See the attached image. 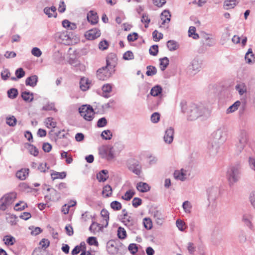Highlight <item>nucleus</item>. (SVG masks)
I'll return each mask as SVG.
<instances>
[{"label": "nucleus", "instance_id": "nucleus-32", "mask_svg": "<svg viewBox=\"0 0 255 255\" xmlns=\"http://www.w3.org/2000/svg\"><path fill=\"white\" fill-rule=\"evenodd\" d=\"M160 67L161 71H163L167 68L169 65V59L167 57L160 58Z\"/></svg>", "mask_w": 255, "mask_h": 255}, {"label": "nucleus", "instance_id": "nucleus-17", "mask_svg": "<svg viewBox=\"0 0 255 255\" xmlns=\"http://www.w3.org/2000/svg\"><path fill=\"white\" fill-rule=\"evenodd\" d=\"M239 1L240 0H225L224 2L223 7L226 10L233 8Z\"/></svg>", "mask_w": 255, "mask_h": 255}, {"label": "nucleus", "instance_id": "nucleus-54", "mask_svg": "<svg viewBox=\"0 0 255 255\" xmlns=\"http://www.w3.org/2000/svg\"><path fill=\"white\" fill-rule=\"evenodd\" d=\"M27 207V204L23 202H20L17 203L14 209L16 211H21L25 209Z\"/></svg>", "mask_w": 255, "mask_h": 255}, {"label": "nucleus", "instance_id": "nucleus-19", "mask_svg": "<svg viewBox=\"0 0 255 255\" xmlns=\"http://www.w3.org/2000/svg\"><path fill=\"white\" fill-rule=\"evenodd\" d=\"M109 178L108 171L107 170H102L97 174V179L99 182H104Z\"/></svg>", "mask_w": 255, "mask_h": 255}, {"label": "nucleus", "instance_id": "nucleus-57", "mask_svg": "<svg viewBox=\"0 0 255 255\" xmlns=\"http://www.w3.org/2000/svg\"><path fill=\"white\" fill-rule=\"evenodd\" d=\"M17 79H20L25 75V72L22 68H18L15 72Z\"/></svg>", "mask_w": 255, "mask_h": 255}, {"label": "nucleus", "instance_id": "nucleus-28", "mask_svg": "<svg viewBox=\"0 0 255 255\" xmlns=\"http://www.w3.org/2000/svg\"><path fill=\"white\" fill-rule=\"evenodd\" d=\"M247 63L251 64L255 61V56L252 48H249L246 53L245 57Z\"/></svg>", "mask_w": 255, "mask_h": 255}, {"label": "nucleus", "instance_id": "nucleus-40", "mask_svg": "<svg viewBox=\"0 0 255 255\" xmlns=\"http://www.w3.org/2000/svg\"><path fill=\"white\" fill-rule=\"evenodd\" d=\"M51 177L53 180L55 179H64L66 176V173L65 172H55L51 174Z\"/></svg>", "mask_w": 255, "mask_h": 255}, {"label": "nucleus", "instance_id": "nucleus-21", "mask_svg": "<svg viewBox=\"0 0 255 255\" xmlns=\"http://www.w3.org/2000/svg\"><path fill=\"white\" fill-rule=\"evenodd\" d=\"M44 12L49 17H54L57 16L56 8L54 6H52L50 7H46L44 8Z\"/></svg>", "mask_w": 255, "mask_h": 255}, {"label": "nucleus", "instance_id": "nucleus-31", "mask_svg": "<svg viewBox=\"0 0 255 255\" xmlns=\"http://www.w3.org/2000/svg\"><path fill=\"white\" fill-rule=\"evenodd\" d=\"M102 194L105 197H109L112 194V189L110 185H106L103 189Z\"/></svg>", "mask_w": 255, "mask_h": 255}, {"label": "nucleus", "instance_id": "nucleus-13", "mask_svg": "<svg viewBox=\"0 0 255 255\" xmlns=\"http://www.w3.org/2000/svg\"><path fill=\"white\" fill-rule=\"evenodd\" d=\"M174 133V128L172 127H169L165 130L163 139L166 143L170 144L172 143L173 140Z\"/></svg>", "mask_w": 255, "mask_h": 255}, {"label": "nucleus", "instance_id": "nucleus-64", "mask_svg": "<svg viewBox=\"0 0 255 255\" xmlns=\"http://www.w3.org/2000/svg\"><path fill=\"white\" fill-rule=\"evenodd\" d=\"M69 63L73 67H78L80 65V61L76 58H70Z\"/></svg>", "mask_w": 255, "mask_h": 255}, {"label": "nucleus", "instance_id": "nucleus-47", "mask_svg": "<svg viewBox=\"0 0 255 255\" xmlns=\"http://www.w3.org/2000/svg\"><path fill=\"white\" fill-rule=\"evenodd\" d=\"M101 228V227L99 224L93 222L89 227V230L95 234L96 232L98 231Z\"/></svg>", "mask_w": 255, "mask_h": 255}, {"label": "nucleus", "instance_id": "nucleus-29", "mask_svg": "<svg viewBox=\"0 0 255 255\" xmlns=\"http://www.w3.org/2000/svg\"><path fill=\"white\" fill-rule=\"evenodd\" d=\"M167 46L169 51H172L177 50L179 48V45L176 41L170 40L167 42Z\"/></svg>", "mask_w": 255, "mask_h": 255}, {"label": "nucleus", "instance_id": "nucleus-24", "mask_svg": "<svg viewBox=\"0 0 255 255\" xmlns=\"http://www.w3.org/2000/svg\"><path fill=\"white\" fill-rule=\"evenodd\" d=\"M150 188V186L147 183L142 182H139L136 185L137 190L142 193L148 191Z\"/></svg>", "mask_w": 255, "mask_h": 255}, {"label": "nucleus", "instance_id": "nucleus-3", "mask_svg": "<svg viewBox=\"0 0 255 255\" xmlns=\"http://www.w3.org/2000/svg\"><path fill=\"white\" fill-rule=\"evenodd\" d=\"M180 105L182 112L186 113L188 119L190 121L197 119L203 114L204 108L202 106L194 103H191L187 106V102L185 100H182Z\"/></svg>", "mask_w": 255, "mask_h": 255}, {"label": "nucleus", "instance_id": "nucleus-34", "mask_svg": "<svg viewBox=\"0 0 255 255\" xmlns=\"http://www.w3.org/2000/svg\"><path fill=\"white\" fill-rule=\"evenodd\" d=\"M252 219V217L251 215L249 214H245L243 216L242 221L245 223V224L251 228L252 227V223L251 220Z\"/></svg>", "mask_w": 255, "mask_h": 255}, {"label": "nucleus", "instance_id": "nucleus-11", "mask_svg": "<svg viewBox=\"0 0 255 255\" xmlns=\"http://www.w3.org/2000/svg\"><path fill=\"white\" fill-rule=\"evenodd\" d=\"M201 68V64L197 59H193L188 66V72L191 74H195L200 71Z\"/></svg>", "mask_w": 255, "mask_h": 255}, {"label": "nucleus", "instance_id": "nucleus-37", "mask_svg": "<svg viewBox=\"0 0 255 255\" xmlns=\"http://www.w3.org/2000/svg\"><path fill=\"white\" fill-rule=\"evenodd\" d=\"M152 215L158 224L160 223L163 219V217L161 214V212L159 211L155 210L153 211Z\"/></svg>", "mask_w": 255, "mask_h": 255}, {"label": "nucleus", "instance_id": "nucleus-27", "mask_svg": "<svg viewBox=\"0 0 255 255\" xmlns=\"http://www.w3.org/2000/svg\"><path fill=\"white\" fill-rule=\"evenodd\" d=\"M21 97L25 102H31L33 100V93L24 91L21 93Z\"/></svg>", "mask_w": 255, "mask_h": 255}, {"label": "nucleus", "instance_id": "nucleus-10", "mask_svg": "<svg viewBox=\"0 0 255 255\" xmlns=\"http://www.w3.org/2000/svg\"><path fill=\"white\" fill-rule=\"evenodd\" d=\"M55 38L59 42L63 43L65 45H69L71 42V37L68 32L63 31L57 32L55 35Z\"/></svg>", "mask_w": 255, "mask_h": 255}, {"label": "nucleus", "instance_id": "nucleus-59", "mask_svg": "<svg viewBox=\"0 0 255 255\" xmlns=\"http://www.w3.org/2000/svg\"><path fill=\"white\" fill-rule=\"evenodd\" d=\"M107 124V121L104 117L100 118L97 122V127L99 128H103L105 127Z\"/></svg>", "mask_w": 255, "mask_h": 255}, {"label": "nucleus", "instance_id": "nucleus-43", "mask_svg": "<svg viewBox=\"0 0 255 255\" xmlns=\"http://www.w3.org/2000/svg\"><path fill=\"white\" fill-rule=\"evenodd\" d=\"M146 69L147 71L146 72V74L148 76H152L153 75H155L157 73V69L156 67L154 66L151 65L148 66L146 67Z\"/></svg>", "mask_w": 255, "mask_h": 255}, {"label": "nucleus", "instance_id": "nucleus-38", "mask_svg": "<svg viewBox=\"0 0 255 255\" xmlns=\"http://www.w3.org/2000/svg\"><path fill=\"white\" fill-rule=\"evenodd\" d=\"M7 96L11 99H14L17 96L18 90L15 88H11L7 92Z\"/></svg>", "mask_w": 255, "mask_h": 255}, {"label": "nucleus", "instance_id": "nucleus-33", "mask_svg": "<svg viewBox=\"0 0 255 255\" xmlns=\"http://www.w3.org/2000/svg\"><path fill=\"white\" fill-rule=\"evenodd\" d=\"M80 88L81 90L85 91L89 88L88 79L85 78L81 79L80 81Z\"/></svg>", "mask_w": 255, "mask_h": 255}, {"label": "nucleus", "instance_id": "nucleus-45", "mask_svg": "<svg viewBox=\"0 0 255 255\" xmlns=\"http://www.w3.org/2000/svg\"><path fill=\"white\" fill-rule=\"evenodd\" d=\"M101 136L104 139L110 140L112 138L113 135L111 130L107 129L104 130L102 132Z\"/></svg>", "mask_w": 255, "mask_h": 255}, {"label": "nucleus", "instance_id": "nucleus-53", "mask_svg": "<svg viewBox=\"0 0 255 255\" xmlns=\"http://www.w3.org/2000/svg\"><path fill=\"white\" fill-rule=\"evenodd\" d=\"M127 225L133 233H136V231L137 230V227L135 222L130 223V221L128 220V223L127 224Z\"/></svg>", "mask_w": 255, "mask_h": 255}, {"label": "nucleus", "instance_id": "nucleus-5", "mask_svg": "<svg viewBox=\"0 0 255 255\" xmlns=\"http://www.w3.org/2000/svg\"><path fill=\"white\" fill-rule=\"evenodd\" d=\"M115 149L111 145L102 146L99 148V153L101 157L108 160L113 159L115 157Z\"/></svg>", "mask_w": 255, "mask_h": 255}, {"label": "nucleus", "instance_id": "nucleus-26", "mask_svg": "<svg viewBox=\"0 0 255 255\" xmlns=\"http://www.w3.org/2000/svg\"><path fill=\"white\" fill-rule=\"evenodd\" d=\"M112 86L110 84H104L102 87L103 96L106 98L110 97L109 94L112 91Z\"/></svg>", "mask_w": 255, "mask_h": 255}, {"label": "nucleus", "instance_id": "nucleus-55", "mask_svg": "<svg viewBox=\"0 0 255 255\" xmlns=\"http://www.w3.org/2000/svg\"><path fill=\"white\" fill-rule=\"evenodd\" d=\"M150 55L156 56L158 52V46L157 45H153L151 46L149 50Z\"/></svg>", "mask_w": 255, "mask_h": 255}, {"label": "nucleus", "instance_id": "nucleus-39", "mask_svg": "<svg viewBox=\"0 0 255 255\" xmlns=\"http://www.w3.org/2000/svg\"><path fill=\"white\" fill-rule=\"evenodd\" d=\"M241 105V102L239 101H237L235 102L232 105L230 106L227 110V113H232L236 111Z\"/></svg>", "mask_w": 255, "mask_h": 255}, {"label": "nucleus", "instance_id": "nucleus-16", "mask_svg": "<svg viewBox=\"0 0 255 255\" xmlns=\"http://www.w3.org/2000/svg\"><path fill=\"white\" fill-rule=\"evenodd\" d=\"M38 81V76L35 75H31L25 80V84L26 86H30L34 87Z\"/></svg>", "mask_w": 255, "mask_h": 255}, {"label": "nucleus", "instance_id": "nucleus-50", "mask_svg": "<svg viewBox=\"0 0 255 255\" xmlns=\"http://www.w3.org/2000/svg\"><path fill=\"white\" fill-rule=\"evenodd\" d=\"M101 216L106 220L107 223L106 226H107L108 224V221L109 220V212L105 209H103L101 211Z\"/></svg>", "mask_w": 255, "mask_h": 255}, {"label": "nucleus", "instance_id": "nucleus-58", "mask_svg": "<svg viewBox=\"0 0 255 255\" xmlns=\"http://www.w3.org/2000/svg\"><path fill=\"white\" fill-rule=\"evenodd\" d=\"M123 58L127 60L133 59L134 58L133 54L131 51H128L124 53Z\"/></svg>", "mask_w": 255, "mask_h": 255}, {"label": "nucleus", "instance_id": "nucleus-49", "mask_svg": "<svg viewBox=\"0 0 255 255\" xmlns=\"http://www.w3.org/2000/svg\"><path fill=\"white\" fill-rule=\"evenodd\" d=\"M111 207L114 210L118 211L122 209V204L117 201H114L111 203Z\"/></svg>", "mask_w": 255, "mask_h": 255}, {"label": "nucleus", "instance_id": "nucleus-44", "mask_svg": "<svg viewBox=\"0 0 255 255\" xmlns=\"http://www.w3.org/2000/svg\"><path fill=\"white\" fill-rule=\"evenodd\" d=\"M134 194H135L134 191H133L131 190H128L125 193L124 195H123L122 197V198L125 200L129 201L132 198V197L133 196V195Z\"/></svg>", "mask_w": 255, "mask_h": 255}, {"label": "nucleus", "instance_id": "nucleus-7", "mask_svg": "<svg viewBox=\"0 0 255 255\" xmlns=\"http://www.w3.org/2000/svg\"><path fill=\"white\" fill-rule=\"evenodd\" d=\"M247 142V133L244 130L241 131L238 136V140L236 144V152L240 154L245 148Z\"/></svg>", "mask_w": 255, "mask_h": 255}, {"label": "nucleus", "instance_id": "nucleus-14", "mask_svg": "<svg viewBox=\"0 0 255 255\" xmlns=\"http://www.w3.org/2000/svg\"><path fill=\"white\" fill-rule=\"evenodd\" d=\"M101 35L100 30L98 28L92 29L87 31L85 34L88 40H94Z\"/></svg>", "mask_w": 255, "mask_h": 255}, {"label": "nucleus", "instance_id": "nucleus-60", "mask_svg": "<svg viewBox=\"0 0 255 255\" xmlns=\"http://www.w3.org/2000/svg\"><path fill=\"white\" fill-rule=\"evenodd\" d=\"M10 73L7 69H3L1 72V77L3 80H6L9 78Z\"/></svg>", "mask_w": 255, "mask_h": 255}, {"label": "nucleus", "instance_id": "nucleus-2", "mask_svg": "<svg viewBox=\"0 0 255 255\" xmlns=\"http://www.w3.org/2000/svg\"><path fill=\"white\" fill-rule=\"evenodd\" d=\"M116 56L115 54H109L106 59V66L99 69L97 71V77L100 80H106L110 78L115 72Z\"/></svg>", "mask_w": 255, "mask_h": 255}, {"label": "nucleus", "instance_id": "nucleus-12", "mask_svg": "<svg viewBox=\"0 0 255 255\" xmlns=\"http://www.w3.org/2000/svg\"><path fill=\"white\" fill-rule=\"evenodd\" d=\"M107 250L109 254L120 255L117 244L114 240H110L107 243Z\"/></svg>", "mask_w": 255, "mask_h": 255}, {"label": "nucleus", "instance_id": "nucleus-20", "mask_svg": "<svg viewBox=\"0 0 255 255\" xmlns=\"http://www.w3.org/2000/svg\"><path fill=\"white\" fill-rule=\"evenodd\" d=\"M29 173V169L28 168H22L16 173V176L17 178L20 180H25L26 177L28 176Z\"/></svg>", "mask_w": 255, "mask_h": 255}, {"label": "nucleus", "instance_id": "nucleus-48", "mask_svg": "<svg viewBox=\"0 0 255 255\" xmlns=\"http://www.w3.org/2000/svg\"><path fill=\"white\" fill-rule=\"evenodd\" d=\"M118 236L119 239L123 240L127 237L126 231L124 228L120 227L118 229Z\"/></svg>", "mask_w": 255, "mask_h": 255}, {"label": "nucleus", "instance_id": "nucleus-41", "mask_svg": "<svg viewBox=\"0 0 255 255\" xmlns=\"http://www.w3.org/2000/svg\"><path fill=\"white\" fill-rule=\"evenodd\" d=\"M196 28L194 26H190L188 30V35L192 37L194 39H197L199 38V35L196 32Z\"/></svg>", "mask_w": 255, "mask_h": 255}, {"label": "nucleus", "instance_id": "nucleus-23", "mask_svg": "<svg viewBox=\"0 0 255 255\" xmlns=\"http://www.w3.org/2000/svg\"><path fill=\"white\" fill-rule=\"evenodd\" d=\"M171 15L169 10H164L161 14V19L162 20L161 25H164L166 23H168L170 21Z\"/></svg>", "mask_w": 255, "mask_h": 255}, {"label": "nucleus", "instance_id": "nucleus-42", "mask_svg": "<svg viewBox=\"0 0 255 255\" xmlns=\"http://www.w3.org/2000/svg\"><path fill=\"white\" fill-rule=\"evenodd\" d=\"M236 89L238 91L240 95H243L247 92V89L245 84H238L236 86Z\"/></svg>", "mask_w": 255, "mask_h": 255}, {"label": "nucleus", "instance_id": "nucleus-15", "mask_svg": "<svg viewBox=\"0 0 255 255\" xmlns=\"http://www.w3.org/2000/svg\"><path fill=\"white\" fill-rule=\"evenodd\" d=\"M88 21L92 24H95L98 22V16L97 12L93 10H90L87 15Z\"/></svg>", "mask_w": 255, "mask_h": 255}, {"label": "nucleus", "instance_id": "nucleus-6", "mask_svg": "<svg viewBox=\"0 0 255 255\" xmlns=\"http://www.w3.org/2000/svg\"><path fill=\"white\" fill-rule=\"evenodd\" d=\"M79 112L80 115L87 121L93 120L95 114L92 107L89 105H83L79 108Z\"/></svg>", "mask_w": 255, "mask_h": 255}, {"label": "nucleus", "instance_id": "nucleus-1", "mask_svg": "<svg viewBox=\"0 0 255 255\" xmlns=\"http://www.w3.org/2000/svg\"><path fill=\"white\" fill-rule=\"evenodd\" d=\"M228 129L224 126H220L211 135L208 142L207 148L210 154L215 156L218 152L220 146L227 139Z\"/></svg>", "mask_w": 255, "mask_h": 255}, {"label": "nucleus", "instance_id": "nucleus-30", "mask_svg": "<svg viewBox=\"0 0 255 255\" xmlns=\"http://www.w3.org/2000/svg\"><path fill=\"white\" fill-rule=\"evenodd\" d=\"M162 91V87L160 85H157L151 88L150 94L152 96L156 97L160 94Z\"/></svg>", "mask_w": 255, "mask_h": 255}, {"label": "nucleus", "instance_id": "nucleus-8", "mask_svg": "<svg viewBox=\"0 0 255 255\" xmlns=\"http://www.w3.org/2000/svg\"><path fill=\"white\" fill-rule=\"evenodd\" d=\"M16 197L15 193H10L5 195L0 199V210H5L7 206L11 204Z\"/></svg>", "mask_w": 255, "mask_h": 255}, {"label": "nucleus", "instance_id": "nucleus-51", "mask_svg": "<svg viewBox=\"0 0 255 255\" xmlns=\"http://www.w3.org/2000/svg\"><path fill=\"white\" fill-rule=\"evenodd\" d=\"M143 224L145 228L149 230L152 227V223L151 219L149 218H144L143 219Z\"/></svg>", "mask_w": 255, "mask_h": 255}, {"label": "nucleus", "instance_id": "nucleus-36", "mask_svg": "<svg viewBox=\"0 0 255 255\" xmlns=\"http://www.w3.org/2000/svg\"><path fill=\"white\" fill-rule=\"evenodd\" d=\"M3 241L6 246H12L15 242V238L11 236H4Z\"/></svg>", "mask_w": 255, "mask_h": 255}, {"label": "nucleus", "instance_id": "nucleus-61", "mask_svg": "<svg viewBox=\"0 0 255 255\" xmlns=\"http://www.w3.org/2000/svg\"><path fill=\"white\" fill-rule=\"evenodd\" d=\"M151 121L153 123H157L160 119V114L158 113L155 112L151 116Z\"/></svg>", "mask_w": 255, "mask_h": 255}, {"label": "nucleus", "instance_id": "nucleus-25", "mask_svg": "<svg viewBox=\"0 0 255 255\" xmlns=\"http://www.w3.org/2000/svg\"><path fill=\"white\" fill-rule=\"evenodd\" d=\"M218 189L217 188H212L208 190V198L212 201L215 200L218 195Z\"/></svg>", "mask_w": 255, "mask_h": 255}, {"label": "nucleus", "instance_id": "nucleus-46", "mask_svg": "<svg viewBox=\"0 0 255 255\" xmlns=\"http://www.w3.org/2000/svg\"><path fill=\"white\" fill-rule=\"evenodd\" d=\"M46 126L47 128H55L56 127L57 123L53 121V119L51 117L47 118L46 119Z\"/></svg>", "mask_w": 255, "mask_h": 255}, {"label": "nucleus", "instance_id": "nucleus-4", "mask_svg": "<svg viewBox=\"0 0 255 255\" xmlns=\"http://www.w3.org/2000/svg\"><path fill=\"white\" fill-rule=\"evenodd\" d=\"M242 167L240 164L235 165L230 168L228 172V179L230 186L233 185L241 179Z\"/></svg>", "mask_w": 255, "mask_h": 255}, {"label": "nucleus", "instance_id": "nucleus-63", "mask_svg": "<svg viewBox=\"0 0 255 255\" xmlns=\"http://www.w3.org/2000/svg\"><path fill=\"white\" fill-rule=\"evenodd\" d=\"M142 203V200L140 198L138 197H135L133 199L132 201V206L134 208H137L140 206Z\"/></svg>", "mask_w": 255, "mask_h": 255}, {"label": "nucleus", "instance_id": "nucleus-62", "mask_svg": "<svg viewBox=\"0 0 255 255\" xmlns=\"http://www.w3.org/2000/svg\"><path fill=\"white\" fill-rule=\"evenodd\" d=\"M31 54L37 57H40L42 55V52L39 48L37 47H34L31 50Z\"/></svg>", "mask_w": 255, "mask_h": 255}, {"label": "nucleus", "instance_id": "nucleus-52", "mask_svg": "<svg viewBox=\"0 0 255 255\" xmlns=\"http://www.w3.org/2000/svg\"><path fill=\"white\" fill-rule=\"evenodd\" d=\"M28 150L30 153L34 156H36L38 154V149L33 145L29 144Z\"/></svg>", "mask_w": 255, "mask_h": 255}, {"label": "nucleus", "instance_id": "nucleus-56", "mask_svg": "<svg viewBox=\"0 0 255 255\" xmlns=\"http://www.w3.org/2000/svg\"><path fill=\"white\" fill-rule=\"evenodd\" d=\"M128 249L132 255L135 254L138 251V247L135 244H129Z\"/></svg>", "mask_w": 255, "mask_h": 255}, {"label": "nucleus", "instance_id": "nucleus-35", "mask_svg": "<svg viewBox=\"0 0 255 255\" xmlns=\"http://www.w3.org/2000/svg\"><path fill=\"white\" fill-rule=\"evenodd\" d=\"M182 208L186 213L190 214L191 213L192 205L189 201H186L183 203Z\"/></svg>", "mask_w": 255, "mask_h": 255}, {"label": "nucleus", "instance_id": "nucleus-22", "mask_svg": "<svg viewBox=\"0 0 255 255\" xmlns=\"http://www.w3.org/2000/svg\"><path fill=\"white\" fill-rule=\"evenodd\" d=\"M186 171L183 169L180 170H176L174 173V177L176 179L184 181L186 178Z\"/></svg>", "mask_w": 255, "mask_h": 255}, {"label": "nucleus", "instance_id": "nucleus-9", "mask_svg": "<svg viewBox=\"0 0 255 255\" xmlns=\"http://www.w3.org/2000/svg\"><path fill=\"white\" fill-rule=\"evenodd\" d=\"M128 169L137 175H139L141 173V166L139 162L134 159L128 160Z\"/></svg>", "mask_w": 255, "mask_h": 255}, {"label": "nucleus", "instance_id": "nucleus-18", "mask_svg": "<svg viewBox=\"0 0 255 255\" xmlns=\"http://www.w3.org/2000/svg\"><path fill=\"white\" fill-rule=\"evenodd\" d=\"M249 168L255 173V153H252L247 157Z\"/></svg>", "mask_w": 255, "mask_h": 255}]
</instances>
